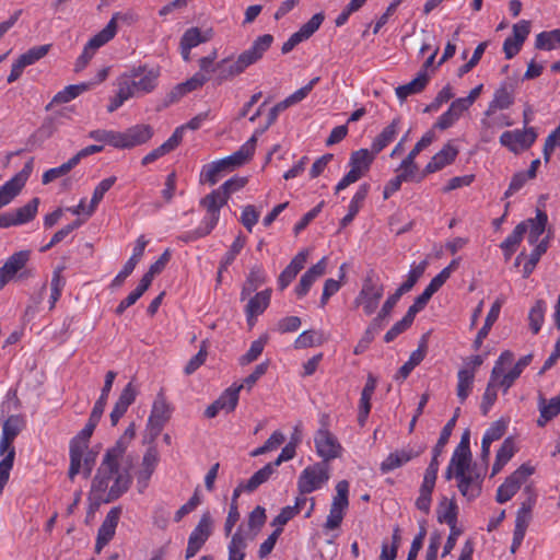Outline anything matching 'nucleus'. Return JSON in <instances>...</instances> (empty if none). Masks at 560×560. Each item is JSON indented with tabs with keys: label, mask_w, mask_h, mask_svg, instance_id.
<instances>
[{
	"label": "nucleus",
	"mask_w": 560,
	"mask_h": 560,
	"mask_svg": "<svg viewBox=\"0 0 560 560\" xmlns=\"http://www.w3.org/2000/svg\"><path fill=\"white\" fill-rule=\"evenodd\" d=\"M153 137L150 125H136L119 132V149H132L147 143Z\"/></svg>",
	"instance_id": "nucleus-15"
},
{
	"label": "nucleus",
	"mask_w": 560,
	"mask_h": 560,
	"mask_svg": "<svg viewBox=\"0 0 560 560\" xmlns=\"http://www.w3.org/2000/svg\"><path fill=\"white\" fill-rule=\"evenodd\" d=\"M65 287V279L61 276V270L57 269L52 272L50 280V295H49V308L52 310L61 296L62 289Z\"/></svg>",
	"instance_id": "nucleus-56"
},
{
	"label": "nucleus",
	"mask_w": 560,
	"mask_h": 560,
	"mask_svg": "<svg viewBox=\"0 0 560 560\" xmlns=\"http://www.w3.org/2000/svg\"><path fill=\"white\" fill-rule=\"evenodd\" d=\"M427 265V260H423L419 264H412L406 280L399 285L400 291H404L405 293L410 291L419 278L424 273Z\"/></svg>",
	"instance_id": "nucleus-52"
},
{
	"label": "nucleus",
	"mask_w": 560,
	"mask_h": 560,
	"mask_svg": "<svg viewBox=\"0 0 560 560\" xmlns=\"http://www.w3.org/2000/svg\"><path fill=\"white\" fill-rule=\"evenodd\" d=\"M219 221L218 212H206L200 225L192 232H189L186 241H194L208 235Z\"/></svg>",
	"instance_id": "nucleus-46"
},
{
	"label": "nucleus",
	"mask_w": 560,
	"mask_h": 560,
	"mask_svg": "<svg viewBox=\"0 0 560 560\" xmlns=\"http://www.w3.org/2000/svg\"><path fill=\"white\" fill-rule=\"evenodd\" d=\"M545 312L546 304L542 301H537L535 305L530 308L528 319L530 329L534 334H537L540 330L544 324Z\"/></svg>",
	"instance_id": "nucleus-55"
},
{
	"label": "nucleus",
	"mask_w": 560,
	"mask_h": 560,
	"mask_svg": "<svg viewBox=\"0 0 560 560\" xmlns=\"http://www.w3.org/2000/svg\"><path fill=\"white\" fill-rule=\"evenodd\" d=\"M537 133L533 127L525 128L524 130H515V141L520 151L527 150L536 141Z\"/></svg>",
	"instance_id": "nucleus-62"
},
{
	"label": "nucleus",
	"mask_w": 560,
	"mask_h": 560,
	"mask_svg": "<svg viewBox=\"0 0 560 560\" xmlns=\"http://www.w3.org/2000/svg\"><path fill=\"white\" fill-rule=\"evenodd\" d=\"M159 463V453L156 448L149 447L142 458L141 466L137 471V482L139 491L142 492L149 485V480Z\"/></svg>",
	"instance_id": "nucleus-25"
},
{
	"label": "nucleus",
	"mask_w": 560,
	"mask_h": 560,
	"mask_svg": "<svg viewBox=\"0 0 560 560\" xmlns=\"http://www.w3.org/2000/svg\"><path fill=\"white\" fill-rule=\"evenodd\" d=\"M485 472V467L471 463L469 442L463 438L448 463L446 479L455 478L460 494L467 501H474L481 494Z\"/></svg>",
	"instance_id": "nucleus-2"
},
{
	"label": "nucleus",
	"mask_w": 560,
	"mask_h": 560,
	"mask_svg": "<svg viewBox=\"0 0 560 560\" xmlns=\"http://www.w3.org/2000/svg\"><path fill=\"white\" fill-rule=\"evenodd\" d=\"M428 82V74L424 72H419L417 78H415L412 81L396 88V95L400 101H405L408 96L422 92Z\"/></svg>",
	"instance_id": "nucleus-37"
},
{
	"label": "nucleus",
	"mask_w": 560,
	"mask_h": 560,
	"mask_svg": "<svg viewBox=\"0 0 560 560\" xmlns=\"http://www.w3.org/2000/svg\"><path fill=\"white\" fill-rule=\"evenodd\" d=\"M100 36H101V33L98 32L86 43V45L84 46L83 52L77 59V62L74 66L75 72L82 71L86 67L89 61L92 59L95 51L100 47H102L103 45L108 43V40H105V37H100Z\"/></svg>",
	"instance_id": "nucleus-32"
},
{
	"label": "nucleus",
	"mask_w": 560,
	"mask_h": 560,
	"mask_svg": "<svg viewBox=\"0 0 560 560\" xmlns=\"http://www.w3.org/2000/svg\"><path fill=\"white\" fill-rule=\"evenodd\" d=\"M273 36L265 34L257 37L253 45L244 50L236 60L224 58L217 63L218 77L217 81L221 84L223 81L230 80L243 73L249 66L260 60L264 54L270 48Z\"/></svg>",
	"instance_id": "nucleus-3"
},
{
	"label": "nucleus",
	"mask_w": 560,
	"mask_h": 560,
	"mask_svg": "<svg viewBox=\"0 0 560 560\" xmlns=\"http://www.w3.org/2000/svg\"><path fill=\"white\" fill-rule=\"evenodd\" d=\"M267 343V337L262 336L257 340H254L248 349V351L242 355L240 359L241 364L245 365L253 361H255L264 351V348Z\"/></svg>",
	"instance_id": "nucleus-59"
},
{
	"label": "nucleus",
	"mask_w": 560,
	"mask_h": 560,
	"mask_svg": "<svg viewBox=\"0 0 560 560\" xmlns=\"http://www.w3.org/2000/svg\"><path fill=\"white\" fill-rule=\"evenodd\" d=\"M23 176L12 177L0 187V209L9 205L22 190Z\"/></svg>",
	"instance_id": "nucleus-40"
},
{
	"label": "nucleus",
	"mask_w": 560,
	"mask_h": 560,
	"mask_svg": "<svg viewBox=\"0 0 560 560\" xmlns=\"http://www.w3.org/2000/svg\"><path fill=\"white\" fill-rule=\"evenodd\" d=\"M89 138L119 149V131L96 129L89 132Z\"/></svg>",
	"instance_id": "nucleus-57"
},
{
	"label": "nucleus",
	"mask_w": 560,
	"mask_h": 560,
	"mask_svg": "<svg viewBox=\"0 0 560 560\" xmlns=\"http://www.w3.org/2000/svg\"><path fill=\"white\" fill-rule=\"evenodd\" d=\"M516 83L512 81L503 82L500 88L495 91L493 100L490 102L489 107L486 112L487 116H490L497 109H506L514 103V92Z\"/></svg>",
	"instance_id": "nucleus-24"
},
{
	"label": "nucleus",
	"mask_w": 560,
	"mask_h": 560,
	"mask_svg": "<svg viewBox=\"0 0 560 560\" xmlns=\"http://www.w3.org/2000/svg\"><path fill=\"white\" fill-rule=\"evenodd\" d=\"M36 212H0V229L21 225L34 220Z\"/></svg>",
	"instance_id": "nucleus-48"
},
{
	"label": "nucleus",
	"mask_w": 560,
	"mask_h": 560,
	"mask_svg": "<svg viewBox=\"0 0 560 560\" xmlns=\"http://www.w3.org/2000/svg\"><path fill=\"white\" fill-rule=\"evenodd\" d=\"M327 268V257H323L319 261L308 268L301 277L299 284L295 287V293L299 298L305 296L312 285L325 275Z\"/></svg>",
	"instance_id": "nucleus-17"
},
{
	"label": "nucleus",
	"mask_w": 560,
	"mask_h": 560,
	"mask_svg": "<svg viewBox=\"0 0 560 560\" xmlns=\"http://www.w3.org/2000/svg\"><path fill=\"white\" fill-rule=\"evenodd\" d=\"M399 124L400 118H394L393 121L386 126L382 132L373 140L371 149L374 154L380 153L395 139Z\"/></svg>",
	"instance_id": "nucleus-35"
},
{
	"label": "nucleus",
	"mask_w": 560,
	"mask_h": 560,
	"mask_svg": "<svg viewBox=\"0 0 560 560\" xmlns=\"http://www.w3.org/2000/svg\"><path fill=\"white\" fill-rule=\"evenodd\" d=\"M116 378V373L114 371H108L105 375V382H104V386L102 388V393L98 397V399L96 400V402L94 404V407L92 409V412L102 417L103 416V412H104V409H105V406H106V401H107V398H108V395H109V392L113 387V383Z\"/></svg>",
	"instance_id": "nucleus-49"
},
{
	"label": "nucleus",
	"mask_w": 560,
	"mask_h": 560,
	"mask_svg": "<svg viewBox=\"0 0 560 560\" xmlns=\"http://www.w3.org/2000/svg\"><path fill=\"white\" fill-rule=\"evenodd\" d=\"M88 444H83L80 442H77L74 440H71L70 442V467H69V478L71 480L74 479V477L81 471L83 465V456L85 451L88 450Z\"/></svg>",
	"instance_id": "nucleus-36"
},
{
	"label": "nucleus",
	"mask_w": 560,
	"mask_h": 560,
	"mask_svg": "<svg viewBox=\"0 0 560 560\" xmlns=\"http://www.w3.org/2000/svg\"><path fill=\"white\" fill-rule=\"evenodd\" d=\"M498 371L491 372L490 378L488 381L486 390L482 396V400L480 404V410L482 415H487L498 398L497 389L500 388V386L495 383Z\"/></svg>",
	"instance_id": "nucleus-43"
},
{
	"label": "nucleus",
	"mask_w": 560,
	"mask_h": 560,
	"mask_svg": "<svg viewBox=\"0 0 560 560\" xmlns=\"http://www.w3.org/2000/svg\"><path fill=\"white\" fill-rule=\"evenodd\" d=\"M25 425L24 418L20 415L10 416L2 424L0 439V493H2L13 468L15 447L13 442Z\"/></svg>",
	"instance_id": "nucleus-4"
},
{
	"label": "nucleus",
	"mask_w": 560,
	"mask_h": 560,
	"mask_svg": "<svg viewBox=\"0 0 560 560\" xmlns=\"http://www.w3.org/2000/svg\"><path fill=\"white\" fill-rule=\"evenodd\" d=\"M138 20L139 16L133 10H128L126 12H116L113 14L107 25L100 32V37H105V40L109 42L115 37L117 33L118 22L131 25L136 23Z\"/></svg>",
	"instance_id": "nucleus-30"
},
{
	"label": "nucleus",
	"mask_w": 560,
	"mask_h": 560,
	"mask_svg": "<svg viewBox=\"0 0 560 560\" xmlns=\"http://www.w3.org/2000/svg\"><path fill=\"white\" fill-rule=\"evenodd\" d=\"M375 155L376 154H374L372 150L369 151L368 149H360L354 151L350 156V166L351 168L364 175L369 171Z\"/></svg>",
	"instance_id": "nucleus-42"
},
{
	"label": "nucleus",
	"mask_w": 560,
	"mask_h": 560,
	"mask_svg": "<svg viewBox=\"0 0 560 560\" xmlns=\"http://www.w3.org/2000/svg\"><path fill=\"white\" fill-rule=\"evenodd\" d=\"M424 451V446L422 445H407L401 448H397L393 452H390L386 458L381 463L380 470L383 474H388L395 469H398L409 462H411L413 458H417L420 456Z\"/></svg>",
	"instance_id": "nucleus-13"
},
{
	"label": "nucleus",
	"mask_w": 560,
	"mask_h": 560,
	"mask_svg": "<svg viewBox=\"0 0 560 560\" xmlns=\"http://www.w3.org/2000/svg\"><path fill=\"white\" fill-rule=\"evenodd\" d=\"M213 524L214 522L211 514L209 512H205L188 537L185 552L186 560L191 559L200 551L209 537L212 535Z\"/></svg>",
	"instance_id": "nucleus-11"
},
{
	"label": "nucleus",
	"mask_w": 560,
	"mask_h": 560,
	"mask_svg": "<svg viewBox=\"0 0 560 560\" xmlns=\"http://www.w3.org/2000/svg\"><path fill=\"white\" fill-rule=\"evenodd\" d=\"M311 250L308 248L299 252L284 268L278 278V285L280 290H284L296 277V275L304 268Z\"/></svg>",
	"instance_id": "nucleus-21"
},
{
	"label": "nucleus",
	"mask_w": 560,
	"mask_h": 560,
	"mask_svg": "<svg viewBox=\"0 0 560 560\" xmlns=\"http://www.w3.org/2000/svg\"><path fill=\"white\" fill-rule=\"evenodd\" d=\"M266 280V273L260 267H253L243 287L241 298L244 300L247 295L256 291Z\"/></svg>",
	"instance_id": "nucleus-47"
},
{
	"label": "nucleus",
	"mask_w": 560,
	"mask_h": 560,
	"mask_svg": "<svg viewBox=\"0 0 560 560\" xmlns=\"http://www.w3.org/2000/svg\"><path fill=\"white\" fill-rule=\"evenodd\" d=\"M324 416L320 420V428L314 434L316 454L322 458L320 463L327 464L342 455L343 447L337 436L328 429Z\"/></svg>",
	"instance_id": "nucleus-8"
},
{
	"label": "nucleus",
	"mask_w": 560,
	"mask_h": 560,
	"mask_svg": "<svg viewBox=\"0 0 560 560\" xmlns=\"http://www.w3.org/2000/svg\"><path fill=\"white\" fill-rule=\"evenodd\" d=\"M384 295V284L378 275L370 270L366 272L362 280V285L353 300V305L357 308H362L366 316L374 314Z\"/></svg>",
	"instance_id": "nucleus-7"
},
{
	"label": "nucleus",
	"mask_w": 560,
	"mask_h": 560,
	"mask_svg": "<svg viewBox=\"0 0 560 560\" xmlns=\"http://www.w3.org/2000/svg\"><path fill=\"white\" fill-rule=\"evenodd\" d=\"M330 506L347 511L349 506V482L347 480H341L337 483L336 494Z\"/></svg>",
	"instance_id": "nucleus-54"
},
{
	"label": "nucleus",
	"mask_w": 560,
	"mask_h": 560,
	"mask_svg": "<svg viewBox=\"0 0 560 560\" xmlns=\"http://www.w3.org/2000/svg\"><path fill=\"white\" fill-rule=\"evenodd\" d=\"M311 250L308 248L299 252L284 268L278 278V285L280 290H284L296 277V275L304 268Z\"/></svg>",
	"instance_id": "nucleus-22"
},
{
	"label": "nucleus",
	"mask_w": 560,
	"mask_h": 560,
	"mask_svg": "<svg viewBox=\"0 0 560 560\" xmlns=\"http://www.w3.org/2000/svg\"><path fill=\"white\" fill-rule=\"evenodd\" d=\"M242 388H244V385L233 384L222 393V395L217 399L222 411L231 412L236 408Z\"/></svg>",
	"instance_id": "nucleus-44"
},
{
	"label": "nucleus",
	"mask_w": 560,
	"mask_h": 560,
	"mask_svg": "<svg viewBox=\"0 0 560 560\" xmlns=\"http://www.w3.org/2000/svg\"><path fill=\"white\" fill-rule=\"evenodd\" d=\"M458 505L455 499L442 497L436 508V520L450 527L457 526Z\"/></svg>",
	"instance_id": "nucleus-27"
},
{
	"label": "nucleus",
	"mask_w": 560,
	"mask_h": 560,
	"mask_svg": "<svg viewBox=\"0 0 560 560\" xmlns=\"http://www.w3.org/2000/svg\"><path fill=\"white\" fill-rule=\"evenodd\" d=\"M31 258L30 250H20L7 258L0 267V291L7 283L22 276V270L26 267Z\"/></svg>",
	"instance_id": "nucleus-14"
},
{
	"label": "nucleus",
	"mask_w": 560,
	"mask_h": 560,
	"mask_svg": "<svg viewBox=\"0 0 560 560\" xmlns=\"http://www.w3.org/2000/svg\"><path fill=\"white\" fill-rule=\"evenodd\" d=\"M121 447H110L92 481L91 494L101 502H112L120 498L130 487L131 462L121 457Z\"/></svg>",
	"instance_id": "nucleus-1"
},
{
	"label": "nucleus",
	"mask_w": 560,
	"mask_h": 560,
	"mask_svg": "<svg viewBox=\"0 0 560 560\" xmlns=\"http://www.w3.org/2000/svg\"><path fill=\"white\" fill-rule=\"evenodd\" d=\"M130 81L137 93H149L154 90L159 72L154 69H145L139 67L133 69Z\"/></svg>",
	"instance_id": "nucleus-26"
},
{
	"label": "nucleus",
	"mask_w": 560,
	"mask_h": 560,
	"mask_svg": "<svg viewBox=\"0 0 560 560\" xmlns=\"http://www.w3.org/2000/svg\"><path fill=\"white\" fill-rule=\"evenodd\" d=\"M425 352V341H422L418 349L411 352L408 361L397 371L394 378L398 382H404L412 370L423 361Z\"/></svg>",
	"instance_id": "nucleus-34"
},
{
	"label": "nucleus",
	"mask_w": 560,
	"mask_h": 560,
	"mask_svg": "<svg viewBox=\"0 0 560 560\" xmlns=\"http://www.w3.org/2000/svg\"><path fill=\"white\" fill-rule=\"evenodd\" d=\"M458 154V150L451 142H447L425 165L422 176L417 178L421 180L425 175L432 174L451 164Z\"/></svg>",
	"instance_id": "nucleus-23"
},
{
	"label": "nucleus",
	"mask_w": 560,
	"mask_h": 560,
	"mask_svg": "<svg viewBox=\"0 0 560 560\" xmlns=\"http://www.w3.org/2000/svg\"><path fill=\"white\" fill-rule=\"evenodd\" d=\"M475 382L474 369L463 368L457 373V387L456 395L459 401L463 404L472 392Z\"/></svg>",
	"instance_id": "nucleus-33"
},
{
	"label": "nucleus",
	"mask_w": 560,
	"mask_h": 560,
	"mask_svg": "<svg viewBox=\"0 0 560 560\" xmlns=\"http://www.w3.org/2000/svg\"><path fill=\"white\" fill-rule=\"evenodd\" d=\"M75 166L77 165L74 162H72V159H70L68 162L61 164L60 166L46 171L43 175L42 182L44 185H47L55 179L67 175Z\"/></svg>",
	"instance_id": "nucleus-60"
},
{
	"label": "nucleus",
	"mask_w": 560,
	"mask_h": 560,
	"mask_svg": "<svg viewBox=\"0 0 560 560\" xmlns=\"http://www.w3.org/2000/svg\"><path fill=\"white\" fill-rule=\"evenodd\" d=\"M168 418L170 407L164 397L159 396L153 402L152 410L148 419V425L151 430L155 431V434H158L161 432Z\"/></svg>",
	"instance_id": "nucleus-28"
},
{
	"label": "nucleus",
	"mask_w": 560,
	"mask_h": 560,
	"mask_svg": "<svg viewBox=\"0 0 560 560\" xmlns=\"http://www.w3.org/2000/svg\"><path fill=\"white\" fill-rule=\"evenodd\" d=\"M413 323V318L408 315L407 313L400 319L397 322L384 336L385 342H392L394 341L400 334H402L405 330H407L411 324Z\"/></svg>",
	"instance_id": "nucleus-64"
},
{
	"label": "nucleus",
	"mask_w": 560,
	"mask_h": 560,
	"mask_svg": "<svg viewBox=\"0 0 560 560\" xmlns=\"http://www.w3.org/2000/svg\"><path fill=\"white\" fill-rule=\"evenodd\" d=\"M246 183V177L238 176L226 180L218 189L207 195L201 200V206L206 208V210H220L223 207H229L228 200L230 199L231 195L242 189Z\"/></svg>",
	"instance_id": "nucleus-10"
},
{
	"label": "nucleus",
	"mask_w": 560,
	"mask_h": 560,
	"mask_svg": "<svg viewBox=\"0 0 560 560\" xmlns=\"http://www.w3.org/2000/svg\"><path fill=\"white\" fill-rule=\"evenodd\" d=\"M49 48L50 45L35 46L28 49L26 52L22 54L19 59L27 67L46 56L49 51Z\"/></svg>",
	"instance_id": "nucleus-63"
},
{
	"label": "nucleus",
	"mask_w": 560,
	"mask_h": 560,
	"mask_svg": "<svg viewBox=\"0 0 560 560\" xmlns=\"http://www.w3.org/2000/svg\"><path fill=\"white\" fill-rule=\"evenodd\" d=\"M532 360L533 355L526 354L516 363H513L514 354L509 350L503 351L499 355L491 372H494L495 370L498 371L495 383L500 386L503 393H508L523 371L530 364Z\"/></svg>",
	"instance_id": "nucleus-6"
},
{
	"label": "nucleus",
	"mask_w": 560,
	"mask_h": 560,
	"mask_svg": "<svg viewBox=\"0 0 560 560\" xmlns=\"http://www.w3.org/2000/svg\"><path fill=\"white\" fill-rule=\"evenodd\" d=\"M536 218L525 222L527 224V238L530 245H535L541 241L540 237L545 233L548 217L546 212H536Z\"/></svg>",
	"instance_id": "nucleus-38"
},
{
	"label": "nucleus",
	"mask_w": 560,
	"mask_h": 560,
	"mask_svg": "<svg viewBox=\"0 0 560 560\" xmlns=\"http://www.w3.org/2000/svg\"><path fill=\"white\" fill-rule=\"evenodd\" d=\"M245 245V240L242 236H237L232 245L230 246L229 250L225 253V255L222 257L220 261L219 267V278L221 277L222 272L228 269V267L234 261L236 256L240 254L242 248Z\"/></svg>",
	"instance_id": "nucleus-51"
},
{
	"label": "nucleus",
	"mask_w": 560,
	"mask_h": 560,
	"mask_svg": "<svg viewBox=\"0 0 560 560\" xmlns=\"http://www.w3.org/2000/svg\"><path fill=\"white\" fill-rule=\"evenodd\" d=\"M329 468L325 463H315L302 470L298 479L300 494H308L322 489L329 480Z\"/></svg>",
	"instance_id": "nucleus-9"
},
{
	"label": "nucleus",
	"mask_w": 560,
	"mask_h": 560,
	"mask_svg": "<svg viewBox=\"0 0 560 560\" xmlns=\"http://www.w3.org/2000/svg\"><path fill=\"white\" fill-rule=\"evenodd\" d=\"M311 250L308 248L299 252L284 268L278 278V285L280 290H284L296 277V275L304 268Z\"/></svg>",
	"instance_id": "nucleus-19"
},
{
	"label": "nucleus",
	"mask_w": 560,
	"mask_h": 560,
	"mask_svg": "<svg viewBox=\"0 0 560 560\" xmlns=\"http://www.w3.org/2000/svg\"><path fill=\"white\" fill-rule=\"evenodd\" d=\"M271 290L267 289L257 292L253 298L249 299L246 307V320L248 326L252 328L257 320V317L261 315L270 304Z\"/></svg>",
	"instance_id": "nucleus-18"
},
{
	"label": "nucleus",
	"mask_w": 560,
	"mask_h": 560,
	"mask_svg": "<svg viewBox=\"0 0 560 560\" xmlns=\"http://www.w3.org/2000/svg\"><path fill=\"white\" fill-rule=\"evenodd\" d=\"M276 467L272 463L266 464L262 468L257 470L246 482L245 489L247 492H252L257 489L260 485L266 482L271 475L275 472Z\"/></svg>",
	"instance_id": "nucleus-50"
},
{
	"label": "nucleus",
	"mask_w": 560,
	"mask_h": 560,
	"mask_svg": "<svg viewBox=\"0 0 560 560\" xmlns=\"http://www.w3.org/2000/svg\"><path fill=\"white\" fill-rule=\"evenodd\" d=\"M247 538L240 529L232 535L228 545V560H244L246 556Z\"/></svg>",
	"instance_id": "nucleus-39"
},
{
	"label": "nucleus",
	"mask_w": 560,
	"mask_h": 560,
	"mask_svg": "<svg viewBox=\"0 0 560 560\" xmlns=\"http://www.w3.org/2000/svg\"><path fill=\"white\" fill-rule=\"evenodd\" d=\"M93 83H80L66 86L62 91L58 92L51 103L63 104L72 101L83 92L89 91Z\"/></svg>",
	"instance_id": "nucleus-45"
},
{
	"label": "nucleus",
	"mask_w": 560,
	"mask_h": 560,
	"mask_svg": "<svg viewBox=\"0 0 560 560\" xmlns=\"http://www.w3.org/2000/svg\"><path fill=\"white\" fill-rule=\"evenodd\" d=\"M533 468L528 465L520 466L498 488L495 494L497 502L503 504L510 501L517 493L522 485L527 480V478L533 474Z\"/></svg>",
	"instance_id": "nucleus-12"
},
{
	"label": "nucleus",
	"mask_w": 560,
	"mask_h": 560,
	"mask_svg": "<svg viewBox=\"0 0 560 560\" xmlns=\"http://www.w3.org/2000/svg\"><path fill=\"white\" fill-rule=\"evenodd\" d=\"M527 232V224L520 223L514 231L502 242L501 249L503 250L505 259H510L515 253L517 245L522 241L524 234Z\"/></svg>",
	"instance_id": "nucleus-41"
},
{
	"label": "nucleus",
	"mask_w": 560,
	"mask_h": 560,
	"mask_svg": "<svg viewBox=\"0 0 560 560\" xmlns=\"http://www.w3.org/2000/svg\"><path fill=\"white\" fill-rule=\"evenodd\" d=\"M468 108L469 107L462 101V98L453 101L450 108L436 120L434 128L441 130L450 128Z\"/></svg>",
	"instance_id": "nucleus-31"
},
{
	"label": "nucleus",
	"mask_w": 560,
	"mask_h": 560,
	"mask_svg": "<svg viewBox=\"0 0 560 560\" xmlns=\"http://www.w3.org/2000/svg\"><path fill=\"white\" fill-rule=\"evenodd\" d=\"M311 250L308 248L299 252L284 268L278 278V285L280 290H284L296 277V275L304 268Z\"/></svg>",
	"instance_id": "nucleus-20"
},
{
	"label": "nucleus",
	"mask_w": 560,
	"mask_h": 560,
	"mask_svg": "<svg viewBox=\"0 0 560 560\" xmlns=\"http://www.w3.org/2000/svg\"><path fill=\"white\" fill-rule=\"evenodd\" d=\"M376 388V378L373 375H369L366 378V383L362 389L361 398L359 401V413H358V422L361 427H363L368 420V417L371 411V399L374 395Z\"/></svg>",
	"instance_id": "nucleus-29"
},
{
	"label": "nucleus",
	"mask_w": 560,
	"mask_h": 560,
	"mask_svg": "<svg viewBox=\"0 0 560 560\" xmlns=\"http://www.w3.org/2000/svg\"><path fill=\"white\" fill-rule=\"evenodd\" d=\"M115 182L116 177H107L95 187L93 197L90 202V210H94L98 206L104 195L112 188Z\"/></svg>",
	"instance_id": "nucleus-61"
},
{
	"label": "nucleus",
	"mask_w": 560,
	"mask_h": 560,
	"mask_svg": "<svg viewBox=\"0 0 560 560\" xmlns=\"http://www.w3.org/2000/svg\"><path fill=\"white\" fill-rule=\"evenodd\" d=\"M120 517V509L119 508H113L109 510V512L106 514L103 523L101 524L96 542H95V551L100 553L103 548L114 538L116 528L119 522Z\"/></svg>",
	"instance_id": "nucleus-16"
},
{
	"label": "nucleus",
	"mask_w": 560,
	"mask_h": 560,
	"mask_svg": "<svg viewBox=\"0 0 560 560\" xmlns=\"http://www.w3.org/2000/svg\"><path fill=\"white\" fill-rule=\"evenodd\" d=\"M255 147L256 137H252L232 155L203 165L200 173V182L209 183L210 185L217 184L228 172L245 164L253 156Z\"/></svg>",
	"instance_id": "nucleus-5"
},
{
	"label": "nucleus",
	"mask_w": 560,
	"mask_h": 560,
	"mask_svg": "<svg viewBox=\"0 0 560 560\" xmlns=\"http://www.w3.org/2000/svg\"><path fill=\"white\" fill-rule=\"evenodd\" d=\"M322 335L314 330H305L294 341L295 349H305L322 345Z\"/></svg>",
	"instance_id": "nucleus-58"
},
{
	"label": "nucleus",
	"mask_w": 560,
	"mask_h": 560,
	"mask_svg": "<svg viewBox=\"0 0 560 560\" xmlns=\"http://www.w3.org/2000/svg\"><path fill=\"white\" fill-rule=\"evenodd\" d=\"M210 31L202 35L198 27L188 28L182 36L180 44L185 45V49H191L201 43L210 39Z\"/></svg>",
	"instance_id": "nucleus-53"
}]
</instances>
